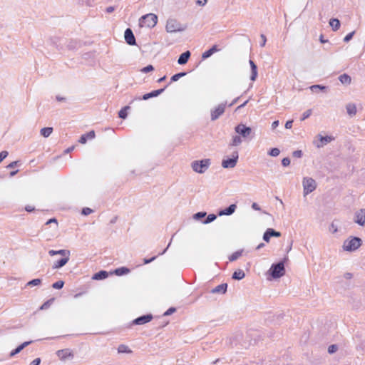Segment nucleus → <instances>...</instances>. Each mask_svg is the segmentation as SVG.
Listing matches in <instances>:
<instances>
[{"label":"nucleus","instance_id":"nucleus-55","mask_svg":"<svg viewBox=\"0 0 365 365\" xmlns=\"http://www.w3.org/2000/svg\"><path fill=\"white\" fill-rule=\"evenodd\" d=\"M260 38L262 39V43H261L260 46L262 47H264L265 46V44H266V42H267V38H266V36L264 34H261L260 35Z\"/></svg>","mask_w":365,"mask_h":365},{"label":"nucleus","instance_id":"nucleus-61","mask_svg":"<svg viewBox=\"0 0 365 365\" xmlns=\"http://www.w3.org/2000/svg\"><path fill=\"white\" fill-rule=\"evenodd\" d=\"M51 223H56V226L58 225L57 220L56 218H51V219L48 220L46 224L48 225Z\"/></svg>","mask_w":365,"mask_h":365},{"label":"nucleus","instance_id":"nucleus-6","mask_svg":"<svg viewBox=\"0 0 365 365\" xmlns=\"http://www.w3.org/2000/svg\"><path fill=\"white\" fill-rule=\"evenodd\" d=\"M304 196L313 192L317 187L316 181L312 178L305 177L302 180Z\"/></svg>","mask_w":365,"mask_h":365},{"label":"nucleus","instance_id":"nucleus-32","mask_svg":"<svg viewBox=\"0 0 365 365\" xmlns=\"http://www.w3.org/2000/svg\"><path fill=\"white\" fill-rule=\"evenodd\" d=\"M53 132V128L51 127H46L43 128L41 130L40 133L42 136L44 138H48L51 135V134Z\"/></svg>","mask_w":365,"mask_h":365},{"label":"nucleus","instance_id":"nucleus-51","mask_svg":"<svg viewBox=\"0 0 365 365\" xmlns=\"http://www.w3.org/2000/svg\"><path fill=\"white\" fill-rule=\"evenodd\" d=\"M175 311H176L175 308L170 307L164 313V316L170 315V314H173Z\"/></svg>","mask_w":365,"mask_h":365},{"label":"nucleus","instance_id":"nucleus-59","mask_svg":"<svg viewBox=\"0 0 365 365\" xmlns=\"http://www.w3.org/2000/svg\"><path fill=\"white\" fill-rule=\"evenodd\" d=\"M18 163H19V161L11 162V163H9L7 165V168H13L16 167Z\"/></svg>","mask_w":365,"mask_h":365},{"label":"nucleus","instance_id":"nucleus-3","mask_svg":"<svg viewBox=\"0 0 365 365\" xmlns=\"http://www.w3.org/2000/svg\"><path fill=\"white\" fill-rule=\"evenodd\" d=\"M269 274L274 279L282 277L285 274L284 262L280 261L276 264H273L269 269Z\"/></svg>","mask_w":365,"mask_h":365},{"label":"nucleus","instance_id":"nucleus-19","mask_svg":"<svg viewBox=\"0 0 365 365\" xmlns=\"http://www.w3.org/2000/svg\"><path fill=\"white\" fill-rule=\"evenodd\" d=\"M227 284H221L211 290L212 294H225L227 292Z\"/></svg>","mask_w":365,"mask_h":365},{"label":"nucleus","instance_id":"nucleus-18","mask_svg":"<svg viewBox=\"0 0 365 365\" xmlns=\"http://www.w3.org/2000/svg\"><path fill=\"white\" fill-rule=\"evenodd\" d=\"M95 136L96 135L94 130L89 131L88 133L82 135L80 139L78 140V142L81 144H85L87 142L88 139H93Z\"/></svg>","mask_w":365,"mask_h":365},{"label":"nucleus","instance_id":"nucleus-27","mask_svg":"<svg viewBox=\"0 0 365 365\" xmlns=\"http://www.w3.org/2000/svg\"><path fill=\"white\" fill-rule=\"evenodd\" d=\"M346 109L347 113L351 116H353L356 113V105L354 103H348L346 106Z\"/></svg>","mask_w":365,"mask_h":365},{"label":"nucleus","instance_id":"nucleus-54","mask_svg":"<svg viewBox=\"0 0 365 365\" xmlns=\"http://www.w3.org/2000/svg\"><path fill=\"white\" fill-rule=\"evenodd\" d=\"M293 156L295 158H301L302 156V151L300 150H297L293 152Z\"/></svg>","mask_w":365,"mask_h":365},{"label":"nucleus","instance_id":"nucleus-9","mask_svg":"<svg viewBox=\"0 0 365 365\" xmlns=\"http://www.w3.org/2000/svg\"><path fill=\"white\" fill-rule=\"evenodd\" d=\"M226 103L219 104L216 108L211 110V120H217L225 112Z\"/></svg>","mask_w":365,"mask_h":365},{"label":"nucleus","instance_id":"nucleus-35","mask_svg":"<svg viewBox=\"0 0 365 365\" xmlns=\"http://www.w3.org/2000/svg\"><path fill=\"white\" fill-rule=\"evenodd\" d=\"M242 255V252L240 251H237L234 253H232L230 257H229V259L230 261L231 262H233V261H235L236 259H237L240 256Z\"/></svg>","mask_w":365,"mask_h":365},{"label":"nucleus","instance_id":"nucleus-17","mask_svg":"<svg viewBox=\"0 0 365 365\" xmlns=\"http://www.w3.org/2000/svg\"><path fill=\"white\" fill-rule=\"evenodd\" d=\"M236 208H237V205L235 204H232L228 207H227L224 210H221L218 212V215L219 216L231 215L232 214H233L235 212Z\"/></svg>","mask_w":365,"mask_h":365},{"label":"nucleus","instance_id":"nucleus-26","mask_svg":"<svg viewBox=\"0 0 365 365\" xmlns=\"http://www.w3.org/2000/svg\"><path fill=\"white\" fill-rule=\"evenodd\" d=\"M319 140H320L321 143L317 144V148L322 147L324 145L331 142L334 139L331 136L327 135V136L324 137L321 135H319Z\"/></svg>","mask_w":365,"mask_h":365},{"label":"nucleus","instance_id":"nucleus-34","mask_svg":"<svg viewBox=\"0 0 365 365\" xmlns=\"http://www.w3.org/2000/svg\"><path fill=\"white\" fill-rule=\"evenodd\" d=\"M130 109V106H125L124 108H123L118 113V116L119 118H122V119H125L126 118L128 114H127V110Z\"/></svg>","mask_w":365,"mask_h":365},{"label":"nucleus","instance_id":"nucleus-30","mask_svg":"<svg viewBox=\"0 0 365 365\" xmlns=\"http://www.w3.org/2000/svg\"><path fill=\"white\" fill-rule=\"evenodd\" d=\"M242 137L240 135H235L232 137V141L230 143V146H238L242 143Z\"/></svg>","mask_w":365,"mask_h":365},{"label":"nucleus","instance_id":"nucleus-24","mask_svg":"<svg viewBox=\"0 0 365 365\" xmlns=\"http://www.w3.org/2000/svg\"><path fill=\"white\" fill-rule=\"evenodd\" d=\"M69 257H63L61 259L56 261L53 265V269L61 268L67 264V262L69 261Z\"/></svg>","mask_w":365,"mask_h":365},{"label":"nucleus","instance_id":"nucleus-63","mask_svg":"<svg viewBox=\"0 0 365 365\" xmlns=\"http://www.w3.org/2000/svg\"><path fill=\"white\" fill-rule=\"evenodd\" d=\"M279 124V120H274L272 123V129H275Z\"/></svg>","mask_w":365,"mask_h":365},{"label":"nucleus","instance_id":"nucleus-1","mask_svg":"<svg viewBox=\"0 0 365 365\" xmlns=\"http://www.w3.org/2000/svg\"><path fill=\"white\" fill-rule=\"evenodd\" d=\"M158 21V16L153 14L150 13L141 16L139 19V26L140 27H148L153 28L154 27Z\"/></svg>","mask_w":365,"mask_h":365},{"label":"nucleus","instance_id":"nucleus-39","mask_svg":"<svg viewBox=\"0 0 365 365\" xmlns=\"http://www.w3.org/2000/svg\"><path fill=\"white\" fill-rule=\"evenodd\" d=\"M41 283V280L40 279H34L31 281H29L26 286L32 287V286H37L39 285Z\"/></svg>","mask_w":365,"mask_h":365},{"label":"nucleus","instance_id":"nucleus-58","mask_svg":"<svg viewBox=\"0 0 365 365\" xmlns=\"http://www.w3.org/2000/svg\"><path fill=\"white\" fill-rule=\"evenodd\" d=\"M292 123H293V120H292L287 121V122H286V123H285V128H286L287 129H290V128H292Z\"/></svg>","mask_w":365,"mask_h":365},{"label":"nucleus","instance_id":"nucleus-50","mask_svg":"<svg viewBox=\"0 0 365 365\" xmlns=\"http://www.w3.org/2000/svg\"><path fill=\"white\" fill-rule=\"evenodd\" d=\"M9 155V153L6 150L1 151L0 153V163L3 161Z\"/></svg>","mask_w":365,"mask_h":365},{"label":"nucleus","instance_id":"nucleus-64","mask_svg":"<svg viewBox=\"0 0 365 365\" xmlns=\"http://www.w3.org/2000/svg\"><path fill=\"white\" fill-rule=\"evenodd\" d=\"M344 278L349 279L352 277V274L349 273V272H346L344 274Z\"/></svg>","mask_w":365,"mask_h":365},{"label":"nucleus","instance_id":"nucleus-10","mask_svg":"<svg viewBox=\"0 0 365 365\" xmlns=\"http://www.w3.org/2000/svg\"><path fill=\"white\" fill-rule=\"evenodd\" d=\"M56 355L59 359L63 361H66V359L73 358V354L69 349L58 350L56 351Z\"/></svg>","mask_w":365,"mask_h":365},{"label":"nucleus","instance_id":"nucleus-25","mask_svg":"<svg viewBox=\"0 0 365 365\" xmlns=\"http://www.w3.org/2000/svg\"><path fill=\"white\" fill-rule=\"evenodd\" d=\"M108 277V273L106 271L101 270L93 274L92 277L93 279L95 280H101L107 278Z\"/></svg>","mask_w":365,"mask_h":365},{"label":"nucleus","instance_id":"nucleus-5","mask_svg":"<svg viewBox=\"0 0 365 365\" xmlns=\"http://www.w3.org/2000/svg\"><path fill=\"white\" fill-rule=\"evenodd\" d=\"M165 29L168 33H175L178 31H183L185 29V26L182 25L176 19H169L167 21Z\"/></svg>","mask_w":365,"mask_h":365},{"label":"nucleus","instance_id":"nucleus-13","mask_svg":"<svg viewBox=\"0 0 365 365\" xmlns=\"http://www.w3.org/2000/svg\"><path fill=\"white\" fill-rule=\"evenodd\" d=\"M124 37L128 44L130 46H134L136 44L135 36L130 29H126L125 31Z\"/></svg>","mask_w":365,"mask_h":365},{"label":"nucleus","instance_id":"nucleus-36","mask_svg":"<svg viewBox=\"0 0 365 365\" xmlns=\"http://www.w3.org/2000/svg\"><path fill=\"white\" fill-rule=\"evenodd\" d=\"M217 218V216L215 214H210L207 215V218L204 220V224H209L213 222Z\"/></svg>","mask_w":365,"mask_h":365},{"label":"nucleus","instance_id":"nucleus-53","mask_svg":"<svg viewBox=\"0 0 365 365\" xmlns=\"http://www.w3.org/2000/svg\"><path fill=\"white\" fill-rule=\"evenodd\" d=\"M329 230L332 233H336L338 231L337 226L334 224V222L331 224Z\"/></svg>","mask_w":365,"mask_h":365},{"label":"nucleus","instance_id":"nucleus-57","mask_svg":"<svg viewBox=\"0 0 365 365\" xmlns=\"http://www.w3.org/2000/svg\"><path fill=\"white\" fill-rule=\"evenodd\" d=\"M207 0H195L196 4L199 6H203L206 4Z\"/></svg>","mask_w":365,"mask_h":365},{"label":"nucleus","instance_id":"nucleus-23","mask_svg":"<svg viewBox=\"0 0 365 365\" xmlns=\"http://www.w3.org/2000/svg\"><path fill=\"white\" fill-rule=\"evenodd\" d=\"M220 51V49L217 48L216 45H214L212 48H210L209 50L204 52L202 55V59H206L209 57H210L214 53Z\"/></svg>","mask_w":365,"mask_h":365},{"label":"nucleus","instance_id":"nucleus-38","mask_svg":"<svg viewBox=\"0 0 365 365\" xmlns=\"http://www.w3.org/2000/svg\"><path fill=\"white\" fill-rule=\"evenodd\" d=\"M186 75V73L185 72H181V73H176L175 75H173L172 77H171V81L174 82V81H178L181 77H183Z\"/></svg>","mask_w":365,"mask_h":365},{"label":"nucleus","instance_id":"nucleus-16","mask_svg":"<svg viewBox=\"0 0 365 365\" xmlns=\"http://www.w3.org/2000/svg\"><path fill=\"white\" fill-rule=\"evenodd\" d=\"M48 255L50 256L54 255H61L63 257H69L71 255V252L68 250H51L48 251Z\"/></svg>","mask_w":365,"mask_h":365},{"label":"nucleus","instance_id":"nucleus-46","mask_svg":"<svg viewBox=\"0 0 365 365\" xmlns=\"http://www.w3.org/2000/svg\"><path fill=\"white\" fill-rule=\"evenodd\" d=\"M153 70H154V67L152 65H148V66L143 68L140 71H141V72L146 73L153 71Z\"/></svg>","mask_w":365,"mask_h":365},{"label":"nucleus","instance_id":"nucleus-21","mask_svg":"<svg viewBox=\"0 0 365 365\" xmlns=\"http://www.w3.org/2000/svg\"><path fill=\"white\" fill-rule=\"evenodd\" d=\"M249 63H250V65L251 67V71H252V73L250 76V80L252 81H255L257 77V67L252 60H250Z\"/></svg>","mask_w":365,"mask_h":365},{"label":"nucleus","instance_id":"nucleus-48","mask_svg":"<svg viewBox=\"0 0 365 365\" xmlns=\"http://www.w3.org/2000/svg\"><path fill=\"white\" fill-rule=\"evenodd\" d=\"M93 212V210L92 209H91L89 207H84V208H83L81 213L83 215H88L91 213H92Z\"/></svg>","mask_w":365,"mask_h":365},{"label":"nucleus","instance_id":"nucleus-12","mask_svg":"<svg viewBox=\"0 0 365 365\" xmlns=\"http://www.w3.org/2000/svg\"><path fill=\"white\" fill-rule=\"evenodd\" d=\"M164 90H165V88H161V89L153 91L150 93L144 94L142 97H138V98H136L133 99L130 102V103H132L135 100H138V101L145 100V101H146V100H148V99H149L150 98L156 97V96H159L160 94H161L163 92Z\"/></svg>","mask_w":365,"mask_h":365},{"label":"nucleus","instance_id":"nucleus-31","mask_svg":"<svg viewBox=\"0 0 365 365\" xmlns=\"http://www.w3.org/2000/svg\"><path fill=\"white\" fill-rule=\"evenodd\" d=\"M339 80L343 84H349L351 83V77L349 75L346 74V73H344V74L341 75L339 77Z\"/></svg>","mask_w":365,"mask_h":365},{"label":"nucleus","instance_id":"nucleus-60","mask_svg":"<svg viewBox=\"0 0 365 365\" xmlns=\"http://www.w3.org/2000/svg\"><path fill=\"white\" fill-rule=\"evenodd\" d=\"M252 208L255 210H260V207L259 206V205L256 202H253L252 204Z\"/></svg>","mask_w":365,"mask_h":365},{"label":"nucleus","instance_id":"nucleus-40","mask_svg":"<svg viewBox=\"0 0 365 365\" xmlns=\"http://www.w3.org/2000/svg\"><path fill=\"white\" fill-rule=\"evenodd\" d=\"M310 89L312 91H315L316 90L325 91L327 90V87L322 85H313L310 86Z\"/></svg>","mask_w":365,"mask_h":365},{"label":"nucleus","instance_id":"nucleus-37","mask_svg":"<svg viewBox=\"0 0 365 365\" xmlns=\"http://www.w3.org/2000/svg\"><path fill=\"white\" fill-rule=\"evenodd\" d=\"M118 351L119 353H130V352H131V351L128 349V347L123 344H121L118 346Z\"/></svg>","mask_w":365,"mask_h":365},{"label":"nucleus","instance_id":"nucleus-7","mask_svg":"<svg viewBox=\"0 0 365 365\" xmlns=\"http://www.w3.org/2000/svg\"><path fill=\"white\" fill-rule=\"evenodd\" d=\"M239 155L237 151H234L232 153V158L223 160L222 162V166L224 168H233L235 167Z\"/></svg>","mask_w":365,"mask_h":365},{"label":"nucleus","instance_id":"nucleus-43","mask_svg":"<svg viewBox=\"0 0 365 365\" xmlns=\"http://www.w3.org/2000/svg\"><path fill=\"white\" fill-rule=\"evenodd\" d=\"M280 150L277 148H272L269 152V155L273 157L278 156Z\"/></svg>","mask_w":365,"mask_h":365},{"label":"nucleus","instance_id":"nucleus-14","mask_svg":"<svg viewBox=\"0 0 365 365\" xmlns=\"http://www.w3.org/2000/svg\"><path fill=\"white\" fill-rule=\"evenodd\" d=\"M280 236H281V233L279 232H277L272 228H268L263 235V240L265 242H268L269 241L271 237H278Z\"/></svg>","mask_w":365,"mask_h":365},{"label":"nucleus","instance_id":"nucleus-28","mask_svg":"<svg viewBox=\"0 0 365 365\" xmlns=\"http://www.w3.org/2000/svg\"><path fill=\"white\" fill-rule=\"evenodd\" d=\"M329 25L331 27L332 30L336 31L340 28L341 24L339 19H331L329 21Z\"/></svg>","mask_w":365,"mask_h":365},{"label":"nucleus","instance_id":"nucleus-22","mask_svg":"<svg viewBox=\"0 0 365 365\" xmlns=\"http://www.w3.org/2000/svg\"><path fill=\"white\" fill-rule=\"evenodd\" d=\"M190 56V52L189 51H187L182 53L179 56L178 60V63L180 65L185 64L188 61V59H189Z\"/></svg>","mask_w":365,"mask_h":365},{"label":"nucleus","instance_id":"nucleus-45","mask_svg":"<svg viewBox=\"0 0 365 365\" xmlns=\"http://www.w3.org/2000/svg\"><path fill=\"white\" fill-rule=\"evenodd\" d=\"M337 350H338V346H337V345H336V344L330 345V346L328 347V352H329V354H334V353H335Z\"/></svg>","mask_w":365,"mask_h":365},{"label":"nucleus","instance_id":"nucleus-20","mask_svg":"<svg viewBox=\"0 0 365 365\" xmlns=\"http://www.w3.org/2000/svg\"><path fill=\"white\" fill-rule=\"evenodd\" d=\"M31 342H32L31 341H25V342L22 343L21 345H19L15 349H14L13 351H11V353L9 354L10 357H13L16 354H19L25 347H26L28 345L31 344Z\"/></svg>","mask_w":365,"mask_h":365},{"label":"nucleus","instance_id":"nucleus-2","mask_svg":"<svg viewBox=\"0 0 365 365\" xmlns=\"http://www.w3.org/2000/svg\"><path fill=\"white\" fill-rule=\"evenodd\" d=\"M361 240L357 237H352L346 240L343 243V249L345 251L354 252L361 245Z\"/></svg>","mask_w":365,"mask_h":365},{"label":"nucleus","instance_id":"nucleus-62","mask_svg":"<svg viewBox=\"0 0 365 365\" xmlns=\"http://www.w3.org/2000/svg\"><path fill=\"white\" fill-rule=\"evenodd\" d=\"M156 257H153L150 259H144V264H148L155 259Z\"/></svg>","mask_w":365,"mask_h":365},{"label":"nucleus","instance_id":"nucleus-49","mask_svg":"<svg viewBox=\"0 0 365 365\" xmlns=\"http://www.w3.org/2000/svg\"><path fill=\"white\" fill-rule=\"evenodd\" d=\"M355 31H352L349 34H348L344 38V42H349L352 38L354 34Z\"/></svg>","mask_w":365,"mask_h":365},{"label":"nucleus","instance_id":"nucleus-4","mask_svg":"<svg viewBox=\"0 0 365 365\" xmlns=\"http://www.w3.org/2000/svg\"><path fill=\"white\" fill-rule=\"evenodd\" d=\"M211 164L210 159H203L201 160H195L191 163L192 170L197 173H204Z\"/></svg>","mask_w":365,"mask_h":365},{"label":"nucleus","instance_id":"nucleus-11","mask_svg":"<svg viewBox=\"0 0 365 365\" xmlns=\"http://www.w3.org/2000/svg\"><path fill=\"white\" fill-rule=\"evenodd\" d=\"M354 222L360 226L365 225V209H360L355 212Z\"/></svg>","mask_w":365,"mask_h":365},{"label":"nucleus","instance_id":"nucleus-41","mask_svg":"<svg viewBox=\"0 0 365 365\" xmlns=\"http://www.w3.org/2000/svg\"><path fill=\"white\" fill-rule=\"evenodd\" d=\"M206 216L205 212H198L193 215V218L196 220L202 219Z\"/></svg>","mask_w":365,"mask_h":365},{"label":"nucleus","instance_id":"nucleus-47","mask_svg":"<svg viewBox=\"0 0 365 365\" xmlns=\"http://www.w3.org/2000/svg\"><path fill=\"white\" fill-rule=\"evenodd\" d=\"M312 114V110L309 109L306 110L304 113H303L301 120H304L305 119L308 118Z\"/></svg>","mask_w":365,"mask_h":365},{"label":"nucleus","instance_id":"nucleus-8","mask_svg":"<svg viewBox=\"0 0 365 365\" xmlns=\"http://www.w3.org/2000/svg\"><path fill=\"white\" fill-rule=\"evenodd\" d=\"M235 132L243 138H248L252 133V129L244 124H239L235 128Z\"/></svg>","mask_w":365,"mask_h":365},{"label":"nucleus","instance_id":"nucleus-42","mask_svg":"<svg viewBox=\"0 0 365 365\" xmlns=\"http://www.w3.org/2000/svg\"><path fill=\"white\" fill-rule=\"evenodd\" d=\"M64 285V282L62 280H58L52 284V287L54 289H61Z\"/></svg>","mask_w":365,"mask_h":365},{"label":"nucleus","instance_id":"nucleus-29","mask_svg":"<svg viewBox=\"0 0 365 365\" xmlns=\"http://www.w3.org/2000/svg\"><path fill=\"white\" fill-rule=\"evenodd\" d=\"M245 276V274L243 270L242 269H237L232 274V279L236 280H240L242 279Z\"/></svg>","mask_w":365,"mask_h":365},{"label":"nucleus","instance_id":"nucleus-15","mask_svg":"<svg viewBox=\"0 0 365 365\" xmlns=\"http://www.w3.org/2000/svg\"><path fill=\"white\" fill-rule=\"evenodd\" d=\"M152 319H153V315L150 314H146V315H143V316H140V317L136 318L133 321V324H138V325L144 324H146V323L149 322L150 321H151Z\"/></svg>","mask_w":365,"mask_h":365},{"label":"nucleus","instance_id":"nucleus-56","mask_svg":"<svg viewBox=\"0 0 365 365\" xmlns=\"http://www.w3.org/2000/svg\"><path fill=\"white\" fill-rule=\"evenodd\" d=\"M40 363H41V359L36 358L30 363V365H39Z\"/></svg>","mask_w":365,"mask_h":365},{"label":"nucleus","instance_id":"nucleus-33","mask_svg":"<svg viewBox=\"0 0 365 365\" xmlns=\"http://www.w3.org/2000/svg\"><path fill=\"white\" fill-rule=\"evenodd\" d=\"M129 272H130L129 269L123 267L116 269L114 272L116 275L121 276V275L129 273Z\"/></svg>","mask_w":365,"mask_h":365},{"label":"nucleus","instance_id":"nucleus-44","mask_svg":"<svg viewBox=\"0 0 365 365\" xmlns=\"http://www.w3.org/2000/svg\"><path fill=\"white\" fill-rule=\"evenodd\" d=\"M53 301V299H51L48 301H46V302H44L40 307V309L43 310V309H48L50 305L51 304L52 302Z\"/></svg>","mask_w":365,"mask_h":365},{"label":"nucleus","instance_id":"nucleus-52","mask_svg":"<svg viewBox=\"0 0 365 365\" xmlns=\"http://www.w3.org/2000/svg\"><path fill=\"white\" fill-rule=\"evenodd\" d=\"M282 164L283 166L286 167L290 164V159L289 158H284L282 160Z\"/></svg>","mask_w":365,"mask_h":365}]
</instances>
